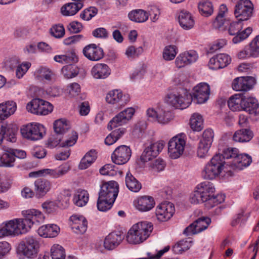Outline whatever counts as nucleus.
I'll return each instance as SVG.
<instances>
[{"mask_svg":"<svg viewBox=\"0 0 259 259\" xmlns=\"http://www.w3.org/2000/svg\"><path fill=\"white\" fill-rule=\"evenodd\" d=\"M34 190L37 198L44 196L51 189V182L45 179H38L34 182Z\"/></svg>","mask_w":259,"mask_h":259,"instance_id":"bb28decb","label":"nucleus"},{"mask_svg":"<svg viewBox=\"0 0 259 259\" xmlns=\"http://www.w3.org/2000/svg\"><path fill=\"white\" fill-rule=\"evenodd\" d=\"M125 184L127 188L134 192H139L141 188V184L128 171L125 177Z\"/></svg>","mask_w":259,"mask_h":259,"instance_id":"f704fd0d","label":"nucleus"},{"mask_svg":"<svg viewBox=\"0 0 259 259\" xmlns=\"http://www.w3.org/2000/svg\"><path fill=\"white\" fill-rule=\"evenodd\" d=\"M240 170L243 168V154H240L236 148H227L223 150L222 153L214 155L205 166L202 171L204 179L213 180L224 171L228 176H232L233 172L228 169Z\"/></svg>","mask_w":259,"mask_h":259,"instance_id":"f257e3e1","label":"nucleus"},{"mask_svg":"<svg viewBox=\"0 0 259 259\" xmlns=\"http://www.w3.org/2000/svg\"><path fill=\"white\" fill-rule=\"evenodd\" d=\"M204 195L196 187L195 190L190 194V201L192 204H199L204 202Z\"/></svg>","mask_w":259,"mask_h":259,"instance_id":"5fc2aeb1","label":"nucleus"},{"mask_svg":"<svg viewBox=\"0 0 259 259\" xmlns=\"http://www.w3.org/2000/svg\"><path fill=\"white\" fill-rule=\"evenodd\" d=\"M148 13L142 9H135L128 14V17L131 21L137 23H143L146 21L149 18Z\"/></svg>","mask_w":259,"mask_h":259,"instance_id":"7c9ffc66","label":"nucleus"},{"mask_svg":"<svg viewBox=\"0 0 259 259\" xmlns=\"http://www.w3.org/2000/svg\"><path fill=\"white\" fill-rule=\"evenodd\" d=\"M254 6L250 0H244V21L249 20L253 14Z\"/></svg>","mask_w":259,"mask_h":259,"instance_id":"603ef678","label":"nucleus"},{"mask_svg":"<svg viewBox=\"0 0 259 259\" xmlns=\"http://www.w3.org/2000/svg\"><path fill=\"white\" fill-rule=\"evenodd\" d=\"M100 172L104 176H114L117 175V169L115 166L112 164H107L100 169Z\"/></svg>","mask_w":259,"mask_h":259,"instance_id":"6e6d98bb","label":"nucleus"},{"mask_svg":"<svg viewBox=\"0 0 259 259\" xmlns=\"http://www.w3.org/2000/svg\"><path fill=\"white\" fill-rule=\"evenodd\" d=\"M83 7V5L74 2L63 5L61 8V14L65 16H73Z\"/></svg>","mask_w":259,"mask_h":259,"instance_id":"473e14b6","label":"nucleus"},{"mask_svg":"<svg viewBox=\"0 0 259 259\" xmlns=\"http://www.w3.org/2000/svg\"><path fill=\"white\" fill-rule=\"evenodd\" d=\"M43 211L48 214L55 212L58 207V204L53 201H47L41 204Z\"/></svg>","mask_w":259,"mask_h":259,"instance_id":"13d9d810","label":"nucleus"},{"mask_svg":"<svg viewBox=\"0 0 259 259\" xmlns=\"http://www.w3.org/2000/svg\"><path fill=\"white\" fill-rule=\"evenodd\" d=\"M35 100L37 101H42V99H40L39 98H34L32 99L30 102H29L27 106H26V109L28 110V112H30L32 113L36 114V115H41V110L42 107V105H39L38 107H35L34 106H33V102Z\"/></svg>","mask_w":259,"mask_h":259,"instance_id":"0e129e2a","label":"nucleus"},{"mask_svg":"<svg viewBox=\"0 0 259 259\" xmlns=\"http://www.w3.org/2000/svg\"><path fill=\"white\" fill-rule=\"evenodd\" d=\"M184 96H182L180 93H171L167 94L165 101L167 104L180 109H185L188 107L191 103L192 96L186 90L182 91Z\"/></svg>","mask_w":259,"mask_h":259,"instance_id":"39448f33","label":"nucleus"},{"mask_svg":"<svg viewBox=\"0 0 259 259\" xmlns=\"http://www.w3.org/2000/svg\"><path fill=\"white\" fill-rule=\"evenodd\" d=\"M180 25L185 30L192 28L194 25V20L191 13L185 11H182L178 17Z\"/></svg>","mask_w":259,"mask_h":259,"instance_id":"c756f323","label":"nucleus"},{"mask_svg":"<svg viewBox=\"0 0 259 259\" xmlns=\"http://www.w3.org/2000/svg\"><path fill=\"white\" fill-rule=\"evenodd\" d=\"M70 219L73 223L72 229L75 233L83 234L85 232L88 222L85 218L81 215H73L71 217Z\"/></svg>","mask_w":259,"mask_h":259,"instance_id":"cd10ccee","label":"nucleus"},{"mask_svg":"<svg viewBox=\"0 0 259 259\" xmlns=\"http://www.w3.org/2000/svg\"><path fill=\"white\" fill-rule=\"evenodd\" d=\"M65 29L62 24L53 25L50 29V33L52 36L56 38H61L64 36Z\"/></svg>","mask_w":259,"mask_h":259,"instance_id":"3c124183","label":"nucleus"},{"mask_svg":"<svg viewBox=\"0 0 259 259\" xmlns=\"http://www.w3.org/2000/svg\"><path fill=\"white\" fill-rule=\"evenodd\" d=\"M1 104L10 116L13 114L16 110V103L13 101H8Z\"/></svg>","mask_w":259,"mask_h":259,"instance_id":"774afa93","label":"nucleus"},{"mask_svg":"<svg viewBox=\"0 0 259 259\" xmlns=\"http://www.w3.org/2000/svg\"><path fill=\"white\" fill-rule=\"evenodd\" d=\"M79 72V68L72 64L66 65L62 68V74L66 78L74 77L78 74Z\"/></svg>","mask_w":259,"mask_h":259,"instance_id":"a18cd8bd","label":"nucleus"},{"mask_svg":"<svg viewBox=\"0 0 259 259\" xmlns=\"http://www.w3.org/2000/svg\"><path fill=\"white\" fill-rule=\"evenodd\" d=\"M186 142L184 139L179 136L172 138L168 142V152L172 159L179 157L184 152Z\"/></svg>","mask_w":259,"mask_h":259,"instance_id":"ddd939ff","label":"nucleus"},{"mask_svg":"<svg viewBox=\"0 0 259 259\" xmlns=\"http://www.w3.org/2000/svg\"><path fill=\"white\" fill-rule=\"evenodd\" d=\"M190 124L194 131L199 132L203 128L202 116L198 113H194L190 120Z\"/></svg>","mask_w":259,"mask_h":259,"instance_id":"79ce46f5","label":"nucleus"},{"mask_svg":"<svg viewBox=\"0 0 259 259\" xmlns=\"http://www.w3.org/2000/svg\"><path fill=\"white\" fill-rule=\"evenodd\" d=\"M191 246V242L187 240H182L178 242L173 247L174 250L177 253H182L187 250Z\"/></svg>","mask_w":259,"mask_h":259,"instance_id":"864d4df0","label":"nucleus"},{"mask_svg":"<svg viewBox=\"0 0 259 259\" xmlns=\"http://www.w3.org/2000/svg\"><path fill=\"white\" fill-rule=\"evenodd\" d=\"M70 196L71 194L68 192L60 194L57 199L58 205H61L63 208H67L69 206Z\"/></svg>","mask_w":259,"mask_h":259,"instance_id":"e2e57ef3","label":"nucleus"},{"mask_svg":"<svg viewBox=\"0 0 259 259\" xmlns=\"http://www.w3.org/2000/svg\"><path fill=\"white\" fill-rule=\"evenodd\" d=\"M39 247V241L33 236L26 237L19 244L18 249L27 258L36 256Z\"/></svg>","mask_w":259,"mask_h":259,"instance_id":"0eeeda50","label":"nucleus"},{"mask_svg":"<svg viewBox=\"0 0 259 259\" xmlns=\"http://www.w3.org/2000/svg\"><path fill=\"white\" fill-rule=\"evenodd\" d=\"M35 77L40 80L44 79L47 81H51L53 75V72L46 67L41 66L37 69L35 72Z\"/></svg>","mask_w":259,"mask_h":259,"instance_id":"a19ab883","label":"nucleus"},{"mask_svg":"<svg viewBox=\"0 0 259 259\" xmlns=\"http://www.w3.org/2000/svg\"><path fill=\"white\" fill-rule=\"evenodd\" d=\"M175 211V207L172 203H161L157 207L155 214L158 220L164 222L171 218Z\"/></svg>","mask_w":259,"mask_h":259,"instance_id":"6ab92c4d","label":"nucleus"},{"mask_svg":"<svg viewBox=\"0 0 259 259\" xmlns=\"http://www.w3.org/2000/svg\"><path fill=\"white\" fill-rule=\"evenodd\" d=\"M143 50L141 47L135 48L134 46L128 47L125 52V55L128 58H134L138 57L143 53Z\"/></svg>","mask_w":259,"mask_h":259,"instance_id":"69168bd1","label":"nucleus"},{"mask_svg":"<svg viewBox=\"0 0 259 259\" xmlns=\"http://www.w3.org/2000/svg\"><path fill=\"white\" fill-rule=\"evenodd\" d=\"M231 61V59L229 55L220 54L210 59L208 66L211 69L217 70L226 67L230 63Z\"/></svg>","mask_w":259,"mask_h":259,"instance_id":"b1692460","label":"nucleus"},{"mask_svg":"<svg viewBox=\"0 0 259 259\" xmlns=\"http://www.w3.org/2000/svg\"><path fill=\"white\" fill-rule=\"evenodd\" d=\"M54 59L55 61L61 63H71L78 61V58L74 51L67 52L65 55H56Z\"/></svg>","mask_w":259,"mask_h":259,"instance_id":"e433bc0d","label":"nucleus"},{"mask_svg":"<svg viewBox=\"0 0 259 259\" xmlns=\"http://www.w3.org/2000/svg\"><path fill=\"white\" fill-rule=\"evenodd\" d=\"M178 53V49L174 45L166 46L163 51V58L166 61L173 60Z\"/></svg>","mask_w":259,"mask_h":259,"instance_id":"de8ad7c7","label":"nucleus"},{"mask_svg":"<svg viewBox=\"0 0 259 259\" xmlns=\"http://www.w3.org/2000/svg\"><path fill=\"white\" fill-rule=\"evenodd\" d=\"M164 144L163 141H160L150 144L143 152L140 157L141 160L146 162L156 157L163 148Z\"/></svg>","mask_w":259,"mask_h":259,"instance_id":"f3484780","label":"nucleus"},{"mask_svg":"<svg viewBox=\"0 0 259 259\" xmlns=\"http://www.w3.org/2000/svg\"><path fill=\"white\" fill-rule=\"evenodd\" d=\"M126 131L124 128H119L112 131L105 139V143L107 145H111L120 138Z\"/></svg>","mask_w":259,"mask_h":259,"instance_id":"58836bf2","label":"nucleus"},{"mask_svg":"<svg viewBox=\"0 0 259 259\" xmlns=\"http://www.w3.org/2000/svg\"><path fill=\"white\" fill-rule=\"evenodd\" d=\"M244 111L247 113L250 117H256V120L259 118V103L255 98L244 96Z\"/></svg>","mask_w":259,"mask_h":259,"instance_id":"4be33fe9","label":"nucleus"},{"mask_svg":"<svg viewBox=\"0 0 259 259\" xmlns=\"http://www.w3.org/2000/svg\"><path fill=\"white\" fill-rule=\"evenodd\" d=\"M147 115L152 120H156L158 123L165 124L168 123L173 118V114L167 107L161 106L158 111L153 109H148Z\"/></svg>","mask_w":259,"mask_h":259,"instance_id":"1a4fd4ad","label":"nucleus"},{"mask_svg":"<svg viewBox=\"0 0 259 259\" xmlns=\"http://www.w3.org/2000/svg\"><path fill=\"white\" fill-rule=\"evenodd\" d=\"M155 204L154 199L149 196H143L138 201L137 208L142 211H146L151 209Z\"/></svg>","mask_w":259,"mask_h":259,"instance_id":"72a5a7b5","label":"nucleus"},{"mask_svg":"<svg viewBox=\"0 0 259 259\" xmlns=\"http://www.w3.org/2000/svg\"><path fill=\"white\" fill-rule=\"evenodd\" d=\"M26 156V152L22 150L5 147L1 155L4 167H12L15 165L16 158L24 159Z\"/></svg>","mask_w":259,"mask_h":259,"instance_id":"423d86ee","label":"nucleus"},{"mask_svg":"<svg viewBox=\"0 0 259 259\" xmlns=\"http://www.w3.org/2000/svg\"><path fill=\"white\" fill-rule=\"evenodd\" d=\"M228 12V8L226 5L222 4L219 8L218 14L213 22V27L216 29L224 31L227 29L228 26V32L231 35H235L232 41L234 44L239 43L243 40V22L237 21L230 23L229 20L225 18V15Z\"/></svg>","mask_w":259,"mask_h":259,"instance_id":"f03ea898","label":"nucleus"},{"mask_svg":"<svg viewBox=\"0 0 259 259\" xmlns=\"http://www.w3.org/2000/svg\"><path fill=\"white\" fill-rule=\"evenodd\" d=\"M89 201V194L86 191H77L73 197L74 203L78 206H84Z\"/></svg>","mask_w":259,"mask_h":259,"instance_id":"c03bdc74","label":"nucleus"},{"mask_svg":"<svg viewBox=\"0 0 259 259\" xmlns=\"http://www.w3.org/2000/svg\"><path fill=\"white\" fill-rule=\"evenodd\" d=\"M198 8L200 13L205 17L210 16L213 11L212 4L209 1L200 2L198 5Z\"/></svg>","mask_w":259,"mask_h":259,"instance_id":"49530a36","label":"nucleus"},{"mask_svg":"<svg viewBox=\"0 0 259 259\" xmlns=\"http://www.w3.org/2000/svg\"><path fill=\"white\" fill-rule=\"evenodd\" d=\"M83 53L87 58L93 61H99L104 57L103 49L94 44L85 46L83 49Z\"/></svg>","mask_w":259,"mask_h":259,"instance_id":"412c9836","label":"nucleus"},{"mask_svg":"<svg viewBox=\"0 0 259 259\" xmlns=\"http://www.w3.org/2000/svg\"><path fill=\"white\" fill-rule=\"evenodd\" d=\"M175 64L178 68H182L191 64L187 58L185 53L180 54L175 60Z\"/></svg>","mask_w":259,"mask_h":259,"instance_id":"338daca9","label":"nucleus"},{"mask_svg":"<svg viewBox=\"0 0 259 259\" xmlns=\"http://www.w3.org/2000/svg\"><path fill=\"white\" fill-rule=\"evenodd\" d=\"M246 57L255 56L259 53V34L252 40L244 50Z\"/></svg>","mask_w":259,"mask_h":259,"instance_id":"ea45409f","label":"nucleus"},{"mask_svg":"<svg viewBox=\"0 0 259 259\" xmlns=\"http://www.w3.org/2000/svg\"><path fill=\"white\" fill-rule=\"evenodd\" d=\"M134 113L135 110L133 108H127L119 112L108 123L107 126L108 129L109 130H112L114 127L121 126L126 123L132 118Z\"/></svg>","mask_w":259,"mask_h":259,"instance_id":"2eb2a0df","label":"nucleus"},{"mask_svg":"<svg viewBox=\"0 0 259 259\" xmlns=\"http://www.w3.org/2000/svg\"><path fill=\"white\" fill-rule=\"evenodd\" d=\"M22 135L25 138L32 141L42 138L45 134V128L38 123L28 124L21 130Z\"/></svg>","mask_w":259,"mask_h":259,"instance_id":"6e6552de","label":"nucleus"},{"mask_svg":"<svg viewBox=\"0 0 259 259\" xmlns=\"http://www.w3.org/2000/svg\"><path fill=\"white\" fill-rule=\"evenodd\" d=\"M51 252L52 259H65V250L59 244L54 245L51 248Z\"/></svg>","mask_w":259,"mask_h":259,"instance_id":"09e8293b","label":"nucleus"},{"mask_svg":"<svg viewBox=\"0 0 259 259\" xmlns=\"http://www.w3.org/2000/svg\"><path fill=\"white\" fill-rule=\"evenodd\" d=\"M123 238L120 232L110 233L105 238L104 246L107 250H113L121 243Z\"/></svg>","mask_w":259,"mask_h":259,"instance_id":"393cba45","label":"nucleus"},{"mask_svg":"<svg viewBox=\"0 0 259 259\" xmlns=\"http://www.w3.org/2000/svg\"><path fill=\"white\" fill-rule=\"evenodd\" d=\"M97 153L95 150H91L87 152L81 159L79 164V168L81 169L87 168L93 163L97 158Z\"/></svg>","mask_w":259,"mask_h":259,"instance_id":"c9c22d12","label":"nucleus"},{"mask_svg":"<svg viewBox=\"0 0 259 259\" xmlns=\"http://www.w3.org/2000/svg\"><path fill=\"white\" fill-rule=\"evenodd\" d=\"M0 131L4 140L11 143L16 142L18 128L16 125L3 123L0 125Z\"/></svg>","mask_w":259,"mask_h":259,"instance_id":"aec40b11","label":"nucleus"},{"mask_svg":"<svg viewBox=\"0 0 259 259\" xmlns=\"http://www.w3.org/2000/svg\"><path fill=\"white\" fill-rule=\"evenodd\" d=\"M210 95V87L206 83H200L193 89L191 101L196 100L197 103L202 104L207 101Z\"/></svg>","mask_w":259,"mask_h":259,"instance_id":"a211bd4d","label":"nucleus"},{"mask_svg":"<svg viewBox=\"0 0 259 259\" xmlns=\"http://www.w3.org/2000/svg\"><path fill=\"white\" fill-rule=\"evenodd\" d=\"M69 128L70 126L65 119H60L56 120L54 123V130L55 134L48 139V147L54 148L60 145L61 147H65L74 145L78 139V134L74 131L71 133V135L68 139L64 142H61L63 138L62 135L66 133Z\"/></svg>","mask_w":259,"mask_h":259,"instance_id":"7ed1b4c3","label":"nucleus"},{"mask_svg":"<svg viewBox=\"0 0 259 259\" xmlns=\"http://www.w3.org/2000/svg\"><path fill=\"white\" fill-rule=\"evenodd\" d=\"M256 83V80L255 77L244 76V93L253 89Z\"/></svg>","mask_w":259,"mask_h":259,"instance_id":"052dcab7","label":"nucleus"},{"mask_svg":"<svg viewBox=\"0 0 259 259\" xmlns=\"http://www.w3.org/2000/svg\"><path fill=\"white\" fill-rule=\"evenodd\" d=\"M210 223L209 218L200 217L185 228L183 233L187 236L197 234L206 229Z\"/></svg>","mask_w":259,"mask_h":259,"instance_id":"4468645a","label":"nucleus"},{"mask_svg":"<svg viewBox=\"0 0 259 259\" xmlns=\"http://www.w3.org/2000/svg\"><path fill=\"white\" fill-rule=\"evenodd\" d=\"M243 93L232 96L228 101L230 109L233 111H241L243 109Z\"/></svg>","mask_w":259,"mask_h":259,"instance_id":"2f4dec72","label":"nucleus"},{"mask_svg":"<svg viewBox=\"0 0 259 259\" xmlns=\"http://www.w3.org/2000/svg\"><path fill=\"white\" fill-rule=\"evenodd\" d=\"M211 145V144L200 141L197 150L198 156L200 158L205 157L208 154Z\"/></svg>","mask_w":259,"mask_h":259,"instance_id":"680f3d73","label":"nucleus"},{"mask_svg":"<svg viewBox=\"0 0 259 259\" xmlns=\"http://www.w3.org/2000/svg\"><path fill=\"white\" fill-rule=\"evenodd\" d=\"M118 193V185L114 181L103 184L101 186L98 198L111 200L114 202Z\"/></svg>","mask_w":259,"mask_h":259,"instance_id":"9b49d317","label":"nucleus"},{"mask_svg":"<svg viewBox=\"0 0 259 259\" xmlns=\"http://www.w3.org/2000/svg\"><path fill=\"white\" fill-rule=\"evenodd\" d=\"M225 196L224 194H218L216 196L210 195L204 199V202L205 206L210 209L215 205L225 201Z\"/></svg>","mask_w":259,"mask_h":259,"instance_id":"4c0bfd02","label":"nucleus"},{"mask_svg":"<svg viewBox=\"0 0 259 259\" xmlns=\"http://www.w3.org/2000/svg\"><path fill=\"white\" fill-rule=\"evenodd\" d=\"M203 195H204V198L212 195L214 192L215 188L212 183L209 182H203L198 185L196 187Z\"/></svg>","mask_w":259,"mask_h":259,"instance_id":"37998d69","label":"nucleus"},{"mask_svg":"<svg viewBox=\"0 0 259 259\" xmlns=\"http://www.w3.org/2000/svg\"><path fill=\"white\" fill-rule=\"evenodd\" d=\"M92 74L96 79H105L111 73L108 66L105 64H97L92 69Z\"/></svg>","mask_w":259,"mask_h":259,"instance_id":"c85d7f7f","label":"nucleus"},{"mask_svg":"<svg viewBox=\"0 0 259 259\" xmlns=\"http://www.w3.org/2000/svg\"><path fill=\"white\" fill-rule=\"evenodd\" d=\"M23 224L22 219H15L6 222L5 226L11 235H19L27 232V230Z\"/></svg>","mask_w":259,"mask_h":259,"instance_id":"a878e982","label":"nucleus"},{"mask_svg":"<svg viewBox=\"0 0 259 259\" xmlns=\"http://www.w3.org/2000/svg\"><path fill=\"white\" fill-rule=\"evenodd\" d=\"M69 169V166L65 163L56 169L46 168L31 172L29 174V177H38L49 175L53 178H58L66 174Z\"/></svg>","mask_w":259,"mask_h":259,"instance_id":"f8f14e48","label":"nucleus"},{"mask_svg":"<svg viewBox=\"0 0 259 259\" xmlns=\"http://www.w3.org/2000/svg\"><path fill=\"white\" fill-rule=\"evenodd\" d=\"M131 153V150L129 147L120 145L115 149L111 155V159L116 164H123L129 160Z\"/></svg>","mask_w":259,"mask_h":259,"instance_id":"dca6fc26","label":"nucleus"},{"mask_svg":"<svg viewBox=\"0 0 259 259\" xmlns=\"http://www.w3.org/2000/svg\"><path fill=\"white\" fill-rule=\"evenodd\" d=\"M33 106L38 107L39 105H42L41 110V115H46L51 113L53 110V105L49 102L42 99V101L35 100Z\"/></svg>","mask_w":259,"mask_h":259,"instance_id":"8fccbe9b","label":"nucleus"},{"mask_svg":"<svg viewBox=\"0 0 259 259\" xmlns=\"http://www.w3.org/2000/svg\"><path fill=\"white\" fill-rule=\"evenodd\" d=\"M24 217L23 225L25 227L27 232L33 225H38L44 221L45 217L42 212L38 210L32 209L22 211Z\"/></svg>","mask_w":259,"mask_h":259,"instance_id":"9d476101","label":"nucleus"},{"mask_svg":"<svg viewBox=\"0 0 259 259\" xmlns=\"http://www.w3.org/2000/svg\"><path fill=\"white\" fill-rule=\"evenodd\" d=\"M153 229L150 222H141L134 225L129 230L126 240L131 244L140 243L146 240Z\"/></svg>","mask_w":259,"mask_h":259,"instance_id":"20e7f679","label":"nucleus"},{"mask_svg":"<svg viewBox=\"0 0 259 259\" xmlns=\"http://www.w3.org/2000/svg\"><path fill=\"white\" fill-rule=\"evenodd\" d=\"M111 201H112L111 200L105 199H101L100 200V198H98L97 203V206L98 210L101 211H106L110 209L114 203V202Z\"/></svg>","mask_w":259,"mask_h":259,"instance_id":"4d7b16f0","label":"nucleus"},{"mask_svg":"<svg viewBox=\"0 0 259 259\" xmlns=\"http://www.w3.org/2000/svg\"><path fill=\"white\" fill-rule=\"evenodd\" d=\"M106 100L109 104H118L120 106H123L130 101V96L128 94H123L118 90H114L107 94Z\"/></svg>","mask_w":259,"mask_h":259,"instance_id":"5701e85b","label":"nucleus"},{"mask_svg":"<svg viewBox=\"0 0 259 259\" xmlns=\"http://www.w3.org/2000/svg\"><path fill=\"white\" fill-rule=\"evenodd\" d=\"M98 13V10L95 7H90L84 10L80 14V17L84 20L89 21L95 16Z\"/></svg>","mask_w":259,"mask_h":259,"instance_id":"bf43d9fd","label":"nucleus"}]
</instances>
